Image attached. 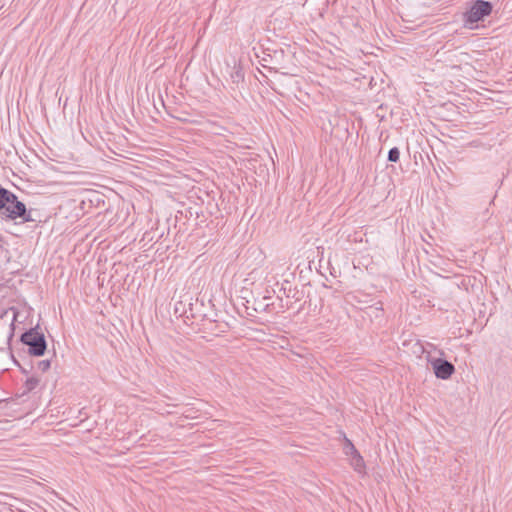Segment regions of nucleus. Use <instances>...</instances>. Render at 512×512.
Masks as SVG:
<instances>
[{
  "label": "nucleus",
  "mask_w": 512,
  "mask_h": 512,
  "mask_svg": "<svg viewBox=\"0 0 512 512\" xmlns=\"http://www.w3.org/2000/svg\"><path fill=\"white\" fill-rule=\"evenodd\" d=\"M50 366H51V361L48 359L40 360L37 363L38 370H40L42 372L47 371L50 368Z\"/></svg>",
  "instance_id": "f8f14e48"
},
{
  "label": "nucleus",
  "mask_w": 512,
  "mask_h": 512,
  "mask_svg": "<svg viewBox=\"0 0 512 512\" xmlns=\"http://www.w3.org/2000/svg\"><path fill=\"white\" fill-rule=\"evenodd\" d=\"M9 312H12V320H11V323H10V327H11V331H10V337H12L13 335V330H14V322L16 321V318H17V312L15 311L14 308H10L8 310H4L1 314H0V319L4 318Z\"/></svg>",
  "instance_id": "9d476101"
},
{
  "label": "nucleus",
  "mask_w": 512,
  "mask_h": 512,
  "mask_svg": "<svg viewBox=\"0 0 512 512\" xmlns=\"http://www.w3.org/2000/svg\"><path fill=\"white\" fill-rule=\"evenodd\" d=\"M20 341L28 347L29 354L33 356H42L47 349L45 336L37 330V327L25 331L21 335Z\"/></svg>",
  "instance_id": "f03ea898"
},
{
  "label": "nucleus",
  "mask_w": 512,
  "mask_h": 512,
  "mask_svg": "<svg viewBox=\"0 0 512 512\" xmlns=\"http://www.w3.org/2000/svg\"><path fill=\"white\" fill-rule=\"evenodd\" d=\"M428 363L432 366L435 376L438 379H449L455 372L454 365L443 358L427 357Z\"/></svg>",
  "instance_id": "20e7f679"
},
{
  "label": "nucleus",
  "mask_w": 512,
  "mask_h": 512,
  "mask_svg": "<svg viewBox=\"0 0 512 512\" xmlns=\"http://www.w3.org/2000/svg\"><path fill=\"white\" fill-rule=\"evenodd\" d=\"M234 68H236V71H235V74H232L231 77L233 78V81H238L239 79H243L244 78V73H243V66H234Z\"/></svg>",
  "instance_id": "ddd939ff"
},
{
  "label": "nucleus",
  "mask_w": 512,
  "mask_h": 512,
  "mask_svg": "<svg viewBox=\"0 0 512 512\" xmlns=\"http://www.w3.org/2000/svg\"><path fill=\"white\" fill-rule=\"evenodd\" d=\"M225 149L227 151L228 149H230V147L226 144Z\"/></svg>",
  "instance_id": "2eb2a0df"
},
{
  "label": "nucleus",
  "mask_w": 512,
  "mask_h": 512,
  "mask_svg": "<svg viewBox=\"0 0 512 512\" xmlns=\"http://www.w3.org/2000/svg\"><path fill=\"white\" fill-rule=\"evenodd\" d=\"M0 214L11 220L20 218L22 222L35 221L26 205L13 192L3 187H0Z\"/></svg>",
  "instance_id": "f257e3e1"
},
{
  "label": "nucleus",
  "mask_w": 512,
  "mask_h": 512,
  "mask_svg": "<svg viewBox=\"0 0 512 512\" xmlns=\"http://www.w3.org/2000/svg\"><path fill=\"white\" fill-rule=\"evenodd\" d=\"M188 306H189V314L191 316H194L193 314V304L191 302L188 303ZM175 311L176 312H179L181 314H188V310L185 309V303L184 301H180L179 303L176 304L175 306Z\"/></svg>",
  "instance_id": "0eeeda50"
},
{
  "label": "nucleus",
  "mask_w": 512,
  "mask_h": 512,
  "mask_svg": "<svg viewBox=\"0 0 512 512\" xmlns=\"http://www.w3.org/2000/svg\"><path fill=\"white\" fill-rule=\"evenodd\" d=\"M350 461H351L352 467L354 468V470L357 473L362 474L365 472V462H364L363 457L360 455V453L351 456Z\"/></svg>",
  "instance_id": "39448f33"
},
{
  "label": "nucleus",
  "mask_w": 512,
  "mask_h": 512,
  "mask_svg": "<svg viewBox=\"0 0 512 512\" xmlns=\"http://www.w3.org/2000/svg\"><path fill=\"white\" fill-rule=\"evenodd\" d=\"M493 6L490 2L484 0H476L473 2L469 10L464 15V25L467 28L473 29L475 25L484 19L485 16L490 15Z\"/></svg>",
  "instance_id": "7ed1b4c3"
},
{
  "label": "nucleus",
  "mask_w": 512,
  "mask_h": 512,
  "mask_svg": "<svg viewBox=\"0 0 512 512\" xmlns=\"http://www.w3.org/2000/svg\"><path fill=\"white\" fill-rule=\"evenodd\" d=\"M264 69L267 70V72L271 75H273L274 78H277L278 76L280 75H286V74H289V75H296L297 72L296 71H291V72H279L275 67L273 66H268V65H265V66H262Z\"/></svg>",
  "instance_id": "6e6552de"
},
{
  "label": "nucleus",
  "mask_w": 512,
  "mask_h": 512,
  "mask_svg": "<svg viewBox=\"0 0 512 512\" xmlns=\"http://www.w3.org/2000/svg\"><path fill=\"white\" fill-rule=\"evenodd\" d=\"M344 452L350 457L359 453L354 444L348 438H345Z\"/></svg>",
  "instance_id": "1a4fd4ad"
},
{
  "label": "nucleus",
  "mask_w": 512,
  "mask_h": 512,
  "mask_svg": "<svg viewBox=\"0 0 512 512\" xmlns=\"http://www.w3.org/2000/svg\"><path fill=\"white\" fill-rule=\"evenodd\" d=\"M256 70H257V72H258V73H260V74L262 75V77H263V79H264V81H265V82H267V83H268V82L270 81V80L268 79V76H267L265 73H263V72L259 69V67H256Z\"/></svg>",
  "instance_id": "4468645a"
},
{
  "label": "nucleus",
  "mask_w": 512,
  "mask_h": 512,
  "mask_svg": "<svg viewBox=\"0 0 512 512\" xmlns=\"http://www.w3.org/2000/svg\"><path fill=\"white\" fill-rule=\"evenodd\" d=\"M39 382H40V380L37 377L32 376V377L27 378L23 385V388H24L23 394L32 392L34 389L37 388V386L39 385Z\"/></svg>",
  "instance_id": "423d86ee"
},
{
  "label": "nucleus",
  "mask_w": 512,
  "mask_h": 512,
  "mask_svg": "<svg viewBox=\"0 0 512 512\" xmlns=\"http://www.w3.org/2000/svg\"><path fill=\"white\" fill-rule=\"evenodd\" d=\"M400 158V151L397 147H393L388 151V161L398 162Z\"/></svg>",
  "instance_id": "9b49d317"
}]
</instances>
